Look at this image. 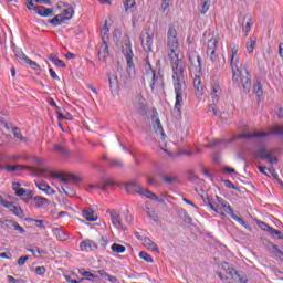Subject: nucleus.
<instances>
[{"instance_id":"473e14b6","label":"nucleus","mask_w":283,"mask_h":283,"mask_svg":"<svg viewBox=\"0 0 283 283\" xmlns=\"http://www.w3.org/2000/svg\"><path fill=\"white\" fill-rule=\"evenodd\" d=\"M65 21H67V20L65 19V17L63 14H57L53 19L50 20V23L52 25H61Z\"/></svg>"},{"instance_id":"09e8293b","label":"nucleus","mask_w":283,"mask_h":283,"mask_svg":"<svg viewBox=\"0 0 283 283\" xmlns=\"http://www.w3.org/2000/svg\"><path fill=\"white\" fill-rule=\"evenodd\" d=\"M273 253L276 255V258H280V260H283V248L280 249L277 245H272Z\"/></svg>"},{"instance_id":"ddd939ff","label":"nucleus","mask_w":283,"mask_h":283,"mask_svg":"<svg viewBox=\"0 0 283 283\" xmlns=\"http://www.w3.org/2000/svg\"><path fill=\"white\" fill-rule=\"evenodd\" d=\"M108 83L111 87V93L113 96H118V90H119V84H118V76L115 74L108 75Z\"/></svg>"},{"instance_id":"c9c22d12","label":"nucleus","mask_w":283,"mask_h":283,"mask_svg":"<svg viewBox=\"0 0 283 283\" xmlns=\"http://www.w3.org/2000/svg\"><path fill=\"white\" fill-rule=\"evenodd\" d=\"M78 273H80V275H83V277H85V280H88L90 282H92V277H96V275L94 273L85 271V268L78 269Z\"/></svg>"},{"instance_id":"dca6fc26","label":"nucleus","mask_w":283,"mask_h":283,"mask_svg":"<svg viewBox=\"0 0 283 283\" xmlns=\"http://www.w3.org/2000/svg\"><path fill=\"white\" fill-rule=\"evenodd\" d=\"M153 129L156 136H159L161 140H165V130L163 129V124H160V119L155 118L153 122Z\"/></svg>"},{"instance_id":"39448f33","label":"nucleus","mask_w":283,"mask_h":283,"mask_svg":"<svg viewBox=\"0 0 283 283\" xmlns=\"http://www.w3.org/2000/svg\"><path fill=\"white\" fill-rule=\"evenodd\" d=\"M144 83H148L151 92L158 87H163V78L156 77V73L151 69V64L146 66V73L144 75Z\"/></svg>"},{"instance_id":"e2e57ef3","label":"nucleus","mask_w":283,"mask_h":283,"mask_svg":"<svg viewBox=\"0 0 283 283\" xmlns=\"http://www.w3.org/2000/svg\"><path fill=\"white\" fill-rule=\"evenodd\" d=\"M13 230L18 231L21 234L25 233V229H23V227H21L19 223H15V227L13 228Z\"/></svg>"},{"instance_id":"37998d69","label":"nucleus","mask_w":283,"mask_h":283,"mask_svg":"<svg viewBox=\"0 0 283 283\" xmlns=\"http://www.w3.org/2000/svg\"><path fill=\"white\" fill-rule=\"evenodd\" d=\"M254 94L260 98V96H262L264 94V91L262 90V85L260 84V82H256L254 84V88H253Z\"/></svg>"},{"instance_id":"b1692460","label":"nucleus","mask_w":283,"mask_h":283,"mask_svg":"<svg viewBox=\"0 0 283 283\" xmlns=\"http://www.w3.org/2000/svg\"><path fill=\"white\" fill-rule=\"evenodd\" d=\"M143 244H144V247L146 249H148V251H153L155 253H159L158 245L154 241H151V239H149L147 237L144 238L143 239Z\"/></svg>"},{"instance_id":"7ed1b4c3","label":"nucleus","mask_w":283,"mask_h":283,"mask_svg":"<svg viewBox=\"0 0 283 283\" xmlns=\"http://www.w3.org/2000/svg\"><path fill=\"white\" fill-rule=\"evenodd\" d=\"M272 135L283 136V125H274L271 132L243 134V135H239L237 138H254L256 143H260V145H264V143H266V138H269V136H272Z\"/></svg>"},{"instance_id":"a878e982","label":"nucleus","mask_w":283,"mask_h":283,"mask_svg":"<svg viewBox=\"0 0 283 283\" xmlns=\"http://www.w3.org/2000/svg\"><path fill=\"white\" fill-rule=\"evenodd\" d=\"M101 38L102 41H107V39H109V25H107V20L104 21V25L102 27Z\"/></svg>"},{"instance_id":"1a4fd4ad","label":"nucleus","mask_w":283,"mask_h":283,"mask_svg":"<svg viewBox=\"0 0 283 283\" xmlns=\"http://www.w3.org/2000/svg\"><path fill=\"white\" fill-rule=\"evenodd\" d=\"M52 178H57V180H61V182H64V185H67V182H80L81 181V178H78L76 175H72V174L53 172Z\"/></svg>"},{"instance_id":"4be33fe9","label":"nucleus","mask_w":283,"mask_h":283,"mask_svg":"<svg viewBox=\"0 0 283 283\" xmlns=\"http://www.w3.org/2000/svg\"><path fill=\"white\" fill-rule=\"evenodd\" d=\"M35 187H38L40 191H43L44 193H46V196H54V193H56V191H54L52 187H50L48 184L43 181L35 182Z\"/></svg>"},{"instance_id":"4d7b16f0","label":"nucleus","mask_w":283,"mask_h":283,"mask_svg":"<svg viewBox=\"0 0 283 283\" xmlns=\"http://www.w3.org/2000/svg\"><path fill=\"white\" fill-rule=\"evenodd\" d=\"M258 169H259L260 174H263V176H268V178L270 177L269 168H266L264 166H259Z\"/></svg>"},{"instance_id":"7c9ffc66","label":"nucleus","mask_w":283,"mask_h":283,"mask_svg":"<svg viewBox=\"0 0 283 283\" xmlns=\"http://www.w3.org/2000/svg\"><path fill=\"white\" fill-rule=\"evenodd\" d=\"M229 216L232 218V220H235V222H239L241 227H244V229L251 230V227L242 220V218L238 217L235 213H233V210L229 213Z\"/></svg>"},{"instance_id":"ea45409f","label":"nucleus","mask_w":283,"mask_h":283,"mask_svg":"<svg viewBox=\"0 0 283 283\" xmlns=\"http://www.w3.org/2000/svg\"><path fill=\"white\" fill-rule=\"evenodd\" d=\"M13 136H14V138H18V140H21V143H28V138L23 137V135L21 134V130H19V128H13Z\"/></svg>"},{"instance_id":"f3484780","label":"nucleus","mask_w":283,"mask_h":283,"mask_svg":"<svg viewBox=\"0 0 283 283\" xmlns=\"http://www.w3.org/2000/svg\"><path fill=\"white\" fill-rule=\"evenodd\" d=\"M3 207H6V209H9V211H11L13 216H18V218L23 217V210H21V208L15 206L14 203L6 201Z\"/></svg>"},{"instance_id":"f704fd0d","label":"nucleus","mask_w":283,"mask_h":283,"mask_svg":"<svg viewBox=\"0 0 283 283\" xmlns=\"http://www.w3.org/2000/svg\"><path fill=\"white\" fill-rule=\"evenodd\" d=\"M34 202H35V207H38V209H41V207H45V205L48 203V200L41 196H35L33 198Z\"/></svg>"},{"instance_id":"72a5a7b5","label":"nucleus","mask_w":283,"mask_h":283,"mask_svg":"<svg viewBox=\"0 0 283 283\" xmlns=\"http://www.w3.org/2000/svg\"><path fill=\"white\" fill-rule=\"evenodd\" d=\"M86 191L91 192L96 191L99 189L101 191H105V187L102 186V184H90L85 187Z\"/></svg>"},{"instance_id":"49530a36","label":"nucleus","mask_w":283,"mask_h":283,"mask_svg":"<svg viewBox=\"0 0 283 283\" xmlns=\"http://www.w3.org/2000/svg\"><path fill=\"white\" fill-rule=\"evenodd\" d=\"M139 258H142V260H145V262H149L150 264L154 262V258L147 252H140Z\"/></svg>"},{"instance_id":"20e7f679","label":"nucleus","mask_w":283,"mask_h":283,"mask_svg":"<svg viewBox=\"0 0 283 283\" xmlns=\"http://www.w3.org/2000/svg\"><path fill=\"white\" fill-rule=\"evenodd\" d=\"M125 191L130 195L139 193V196H145L149 200H155V202L159 201L158 196H156L154 192L147 189H144L143 187H140V185H138L135 181L126 184Z\"/></svg>"},{"instance_id":"aec40b11","label":"nucleus","mask_w":283,"mask_h":283,"mask_svg":"<svg viewBox=\"0 0 283 283\" xmlns=\"http://www.w3.org/2000/svg\"><path fill=\"white\" fill-rule=\"evenodd\" d=\"M33 10L39 17H52L54 14V9L45 8L43 6L34 7Z\"/></svg>"},{"instance_id":"338daca9","label":"nucleus","mask_w":283,"mask_h":283,"mask_svg":"<svg viewBox=\"0 0 283 283\" xmlns=\"http://www.w3.org/2000/svg\"><path fill=\"white\" fill-rule=\"evenodd\" d=\"M276 116L279 118H283V107L282 106L276 107Z\"/></svg>"},{"instance_id":"13d9d810","label":"nucleus","mask_w":283,"mask_h":283,"mask_svg":"<svg viewBox=\"0 0 283 283\" xmlns=\"http://www.w3.org/2000/svg\"><path fill=\"white\" fill-rule=\"evenodd\" d=\"M243 32H245V36H249V32H251V22H247L243 25Z\"/></svg>"},{"instance_id":"4c0bfd02","label":"nucleus","mask_w":283,"mask_h":283,"mask_svg":"<svg viewBox=\"0 0 283 283\" xmlns=\"http://www.w3.org/2000/svg\"><path fill=\"white\" fill-rule=\"evenodd\" d=\"M125 12H132V8H136V1L134 0H124Z\"/></svg>"},{"instance_id":"5701e85b","label":"nucleus","mask_w":283,"mask_h":283,"mask_svg":"<svg viewBox=\"0 0 283 283\" xmlns=\"http://www.w3.org/2000/svg\"><path fill=\"white\" fill-rule=\"evenodd\" d=\"M98 56L101 61H105V59L109 56V46L105 40H103V43L99 46Z\"/></svg>"},{"instance_id":"2eb2a0df","label":"nucleus","mask_w":283,"mask_h":283,"mask_svg":"<svg viewBox=\"0 0 283 283\" xmlns=\"http://www.w3.org/2000/svg\"><path fill=\"white\" fill-rule=\"evenodd\" d=\"M221 93H222V88L220 87V84L214 83L211 85L210 96H211L212 103H218V101L220 99Z\"/></svg>"},{"instance_id":"6e6552de","label":"nucleus","mask_w":283,"mask_h":283,"mask_svg":"<svg viewBox=\"0 0 283 283\" xmlns=\"http://www.w3.org/2000/svg\"><path fill=\"white\" fill-rule=\"evenodd\" d=\"M272 154V150L268 151L265 148H259L255 153V157L261 158V160H268L270 165H277V157L271 156Z\"/></svg>"},{"instance_id":"6ab92c4d","label":"nucleus","mask_w":283,"mask_h":283,"mask_svg":"<svg viewBox=\"0 0 283 283\" xmlns=\"http://www.w3.org/2000/svg\"><path fill=\"white\" fill-rule=\"evenodd\" d=\"M216 200L217 205H219V211L223 209L228 216L233 211V209H231V205H229V202H227L222 197L217 196Z\"/></svg>"},{"instance_id":"f03ea898","label":"nucleus","mask_w":283,"mask_h":283,"mask_svg":"<svg viewBox=\"0 0 283 283\" xmlns=\"http://www.w3.org/2000/svg\"><path fill=\"white\" fill-rule=\"evenodd\" d=\"M240 45L232 42L228 49V59L230 61V66L232 69V81L234 85H242L243 92L249 94L251 92V75H249V71L245 70V75L242 76L240 72Z\"/></svg>"},{"instance_id":"bb28decb","label":"nucleus","mask_w":283,"mask_h":283,"mask_svg":"<svg viewBox=\"0 0 283 283\" xmlns=\"http://www.w3.org/2000/svg\"><path fill=\"white\" fill-rule=\"evenodd\" d=\"M49 61H51L55 67H66L65 62H63L61 59H57L56 55H49Z\"/></svg>"},{"instance_id":"e433bc0d","label":"nucleus","mask_w":283,"mask_h":283,"mask_svg":"<svg viewBox=\"0 0 283 283\" xmlns=\"http://www.w3.org/2000/svg\"><path fill=\"white\" fill-rule=\"evenodd\" d=\"M111 249L114 253H125L126 251L125 245H120L118 243H113Z\"/></svg>"},{"instance_id":"9d476101","label":"nucleus","mask_w":283,"mask_h":283,"mask_svg":"<svg viewBox=\"0 0 283 283\" xmlns=\"http://www.w3.org/2000/svg\"><path fill=\"white\" fill-rule=\"evenodd\" d=\"M111 216V222L116 229H120L122 231H126L127 227L123 224V219L120 218V213L116 210H112L109 212Z\"/></svg>"},{"instance_id":"58836bf2","label":"nucleus","mask_w":283,"mask_h":283,"mask_svg":"<svg viewBox=\"0 0 283 283\" xmlns=\"http://www.w3.org/2000/svg\"><path fill=\"white\" fill-rule=\"evenodd\" d=\"M66 21H70L72 17H74V9L72 7H69L63 10V14Z\"/></svg>"},{"instance_id":"680f3d73","label":"nucleus","mask_w":283,"mask_h":283,"mask_svg":"<svg viewBox=\"0 0 283 283\" xmlns=\"http://www.w3.org/2000/svg\"><path fill=\"white\" fill-rule=\"evenodd\" d=\"M65 280L69 283H81V282H83L84 279H81L80 281H76V280L72 279V276L65 275Z\"/></svg>"},{"instance_id":"5fc2aeb1","label":"nucleus","mask_w":283,"mask_h":283,"mask_svg":"<svg viewBox=\"0 0 283 283\" xmlns=\"http://www.w3.org/2000/svg\"><path fill=\"white\" fill-rule=\"evenodd\" d=\"M15 196L18 197H23V196H28V190L23 189V188H19L18 190H15Z\"/></svg>"},{"instance_id":"f257e3e1","label":"nucleus","mask_w":283,"mask_h":283,"mask_svg":"<svg viewBox=\"0 0 283 283\" xmlns=\"http://www.w3.org/2000/svg\"><path fill=\"white\" fill-rule=\"evenodd\" d=\"M167 56L170 61L172 70V85L175 90V112L178 115L182 112V102L185 98V90L187 83L185 82V70L187 65L180 57V43L178 42V31L174 27L168 28L167 32Z\"/></svg>"},{"instance_id":"052dcab7","label":"nucleus","mask_w":283,"mask_h":283,"mask_svg":"<svg viewBox=\"0 0 283 283\" xmlns=\"http://www.w3.org/2000/svg\"><path fill=\"white\" fill-rule=\"evenodd\" d=\"M108 282L111 283H120V281L118 280V277L116 276H112L111 274H108L107 279Z\"/></svg>"},{"instance_id":"c85d7f7f","label":"nucleus","mask_w":283,"mask_h":283,"mask_svg":"<svg viewBox=\"0 0 283 283\" xmlns=\"http://www.w3.org/2000/svg\"><path fill=\"white\" fill-rule=\"evenodd\" d=\"M14 55L21 61L22 63H25L30 57L23 53V51L19 48L13 49Z\"/></svg>"},{"instance_id":"a18cd8bd","label":"nucleus","mask_w":283,"mask_h":283,"mask_svg":"<svg viewBox=\"0 0 283 283\" xmlns=\"http://www.w3.org/2000/svg\"><path fill=\"white\" fill-rule=\"evenodd\" d=\"M193 85L198 92L202 90V80L200 78V75H195Z\"/></svg>"},{"instance_id":"f8f14e48","label":"nucleus","mask_w":283,"mask_h":283,"mask_svg":"<svg viewBox=\"0 0 283 283\" xmlns=\"http://www.w3.org/2000/svg\"><path fill=\"white\" fill-rule=\"evenodd\" d=\"M142 45L145 52H153L154 48V34L146 33V35L142 36Z\"/></svg>"},{"instance_id":"8fccbe9b","label":"nucleus","mask_w":283,"mask_h":283,"mask_svg":"<svg viewBox=\"0 0 283 283\" xmlns=\"http://www.w3.org/2000/svg\"><path fill=\"white\" fill-rule=\"evenodd\" d=\"M54 151H57V154H62L63 156H67V149L61 145H55Z\"/></svg>"},{"instance_id":"412c9836","label":"nucleus","mask_w":283,"mask_h":283,"mask_svg":"<svg viewBox=\"0 0 283 283\" xmlns=\"http://www.w3.org/2000/svg\"><path fill=\"white\" fill-rule=\"evenodd\" d=\"M82 216L88 222H96L98 220V216H96V212L91 208L83 210Z\"/></svg>"},{"instance_id":"69168bd1","label":"nucleus","mask_w":283,"mask_h":283,"mask_svg":"<svg viewBox=\"0 0 283 283\" xmlns=\"http://www.w3.org/2000/svg\"><path fill=\"white\" fill-rule=\"evenodd\" d=\"M235 275H238L239 283H249L247 276H241L240 274H238V272H235Z\"/></svg>"},{"instance_id":"cd10ccee","label":"nucleus","mask_w":283,"mask_h":283,"mask_svg":"<svg viewBox=\"0 0 283 283\" xmlns=\"http://www.w3.org/2000/svg\"><path fill=\"white\" fill-rule=\"evenodd\" d=\"M200 13L205 14L206 12H209V8H211V0H200Z\"/></svg>"},{"instance_id":"423d86ee","label":"nucleus","mask_w":283,"mask_h":283,"mask_svg":"<svg viewBox=\"0 0 283 283\" xmlns=\"http://www.w3.org/2000/svg\"><path fill=\"white\" fill-rule=\"evenodd\" d=\"M218 41H220V35H218V33H212L208 40L207 54L212 63L218 61V55H216V50H218Z\"/></svg>"},{"instance_id":"4468645a","label":"nucleus","mask_w":283,"mask_h":283,"mask_svg":"<svg viewBox=\"0 0 283 283\" xmlns=\"http://www.w3.org/2000/svg\"><path fill=\"white\" fill-rule=\"evenodd\" d=\"M81 251H85L86 253H90V251H96L98 249V245H96V242L92 240H84L80 244Z\"/></svg>"},{"instance_id":"6e6d98bb","label":"nucleus","mask_w":283,"mask_h":283,"mask_svg":"<svg viewBox=\"0 0 283 283\" xmlns=\"http://www.w3.org/2000/svg\"><path fill=\"white\" fill-rule=\"evenodd\" d=\"M27 260H30V256H28V255L20 256V258L18 259V265H19V266H23V264H25Z\"/></svg>"},{"instance_id":"393cba45","label":"nucleus","mask_w":283,"mask_h":283,"mask_svg":"<svg viewBox=\"0 0 283 283\" xmlns=\"http://www.w3.org/2000/svg\"><path fill=\"white\" fill-rule=\"evenodd\" d=\"M53 235H55L60 242H65V240L70 238L65 231L59 228L53 229Z\"/></svg>"},{"instance_id":"864d4df0","label":"nucleus","mask_w":283,"mask_h":283,"mask_svg":"<svg viewBox=\"0 0 283 283\" xmlns=\"http://www.w3.org/2000/svg\"><path fill=\"white\" fill-rule=\"evenodd\" d=\"M25 64L30 65L32 67V70H40V67H41V66L38 65L36 62H34V61H32L30 59L25 62Z\"/></svg>"},{"instance_id":"0e129e2a","label":"nucleus","mask_w":283,"mask_h":283,"mask_svg":"<svg viewBox=\"0 0 283 283\" xmlns=\"http://www.w3.org/2000/svg\"><path fill=\"white\" fill-rule=\"evenodd\" d=\"M17 221H12V220H7V228L8 229H14V227L17 226Z\"/></svg>"},{"instance_id":"a19ab883","label":"nucleus","mask_w":283,"mask_h":283,"mask_svg":"<svg viewBox=\"0 0 283 283\" xmlns=\"http://www.w3.org/2000/svg\"><path fill=\"white\" fill-rule=\"evenodd\" d=\"M163 181L166 182V185H174L178 182V177L176 176H164Z\"/></svg>"},{"instance_id":"c756f323","label":"nucleus","mask_w":283,"mask_h":283,"mask_svg":"<svg viewBox=\"0 0 283 283\" xmlns=\"http://www.w3.org/2000/svg\"><path fill=\"white\" fill-rule=\"evenodd\" d=\"M258 40L255 38H250V41L245 44V50L249 54H253V50H255V44Z\"/></svg>"},{"instance_id":"9b49d317","label":"nucleus","mask_w":283,"mask_h":283,"mask_svg":"<svg viewBox=\"0 0 283 283\" xmlns=\"http://www.w3.org/2000/svg\"><path fill=\"white\" fill-rule=\"evenodd\" d=\"M134 109L137 111L138 114H145V112H147V104L143 95H137L135 97Z\"/></svg>"},{"instance_id":"de8ad7c7","label":"nucleus","mask_w":283,"mask_h":283,"mask_svg":"<svg viewBox=\"0 0 283 283\" xmlns=\"http://www.w3.org/2000/svg\"><path fill=\"white\" fill-rule=\"evenodd\" d=\"M62 191L65 193V196H70L71 198L76 196V192H74V190L66 185L62 186Z\"/></svg>"},{"instance_id":"603ef678","label":"nucleus","mask_w":283,"mask_h":283,"mask_svg":"<svg viewBox=\"0 0 283 283\" xmlns=\"http://www.w3.org/2000/svg\"><path fill=\"white\" fill-rule=\"evenodd\" d=\"M147 214H148V218H150V220H153L154 222H158L159 219L156 211L148 209Z\"/></svg>"},{"instance_id":"79ce46f5","label":"nucleus","mask_w":283,"mask_h":283,"mask_svg":"<svg viewBox=\"0 0 283 283\" xmlns=\"http://www.w3.org/2000/svg\"><path fill=\"white\" fill-rule=\"evenodd\" d=\"M102 187H105V191H107V189H109V187H114L116 185V182L112 179H103L101 181Z\"/></svg>"},{"instance_id":"2f4dec72","label":"nucleus","mask_w":283,"mask_h":283,"mask_svg":"<svg viewBox=\"0 0 283 283\" xmlns=\"http://www.w3.org/2000/svg\"><path fill=\"white\" fill-rule=\"evenodd\" d=\"M27 251H29V253H32V255L34 258H42L45 254V251H43L36 247L28 248Z\"/></svg>"},{"instance_id":"a211bd4d","label":"nucleus","mask_w":283,"mask_h":283,"mask_svg":"<svg viewBox=\"0 0 283 283\" xmlns=\"http://www.w3.org/2000/svg\"><path fill=\"white\" fill-rule=\"evenodd\" d=\"M260 229H262V231H268V233H270V235H282V232L280 230L273 229V227L266 224V222L264 221H259L258 222Z\"/></svg>"},{"instance_id":"774afa93","label":"nucleus","mask_w":283,"mask_h":283,"mask_svg":"<svg viewBox=\"0 0 283 283\" xmlns=\"http://www.w3.org/2000/svg\"><path fill=\"white\" fill-rule=\"evenodd\" d=\"M147 182H148V185H156V179L154 178V176H151V175H148L147 176Z\"/></svg>"},{"instance_id":"c03bdc74","label":"nucleus","mask_w":283,"mask_h":283,"mask_svg":"<svg viewBox=\"0 0 283 283\" xmlns=\"http://www.w3.org/2000/svg\"><path fill=\"white\" fill-rule=\"evenodd\" d=\"M4 169H6V171L14 174V171H21V169H23V166H21V165H15V166L9 165V166L4 167Z\"/></svg>"},{"instance_id":"3c124183","label":"nucleus","mask_w":283,"mask_h":283,"mask_svg":"<svg viewBox=\"0 0 283 283\" xmlns=\"http://www.w3.org/2000/svg\"><path fill=\"white\" fill-rule=\"evenodd\" d=\"M208 207H210V209L216 213H220V205H217V201L214 202L209 201Z\"/></svg>"},{"instance_id":"bf43d9fd","label":"nucleus","mask_w":283,"mask_h":283,"mask_svg":"<svg viewBox=\"0 0 283 283\" xmlns=\"http://www.w3.org/2000/svg\"><path fill=\"white\" fill-rule=\"evenodd\" d=\"M36 275H45V266L35 268Z\"/></svg>"},{"instance_id":"0eeeda50","label":"nucleus","mask_w":283,"mask_h":283,"mask_svg":"<svg viewBox=\"0 0 283 283\" xmlns=\"http://www.w3.org/2000/svg\"><path fill=\"white\" fill-rule=\"evenodd\" d=\"M122 52L126 59L127 67L129 72L134 70V51L132 50V41L126 40L122 45Z\"/></svg>"}]
</instances>
